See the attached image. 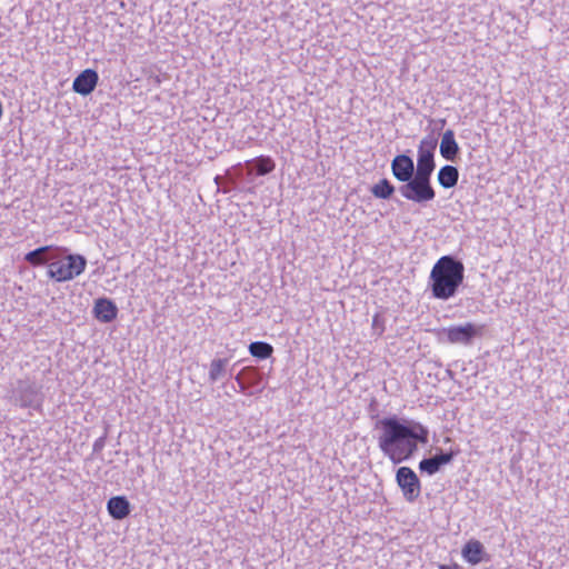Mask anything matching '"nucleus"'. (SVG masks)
Here are the masks:
<instances>
[{"label":"nucleus","mask_w":569,"mask_h":569,"mask_svg":"<svg viewBox=\"0 0 569 569\" xmlns=\"http://www.w3.org/2000/svg\"><path fill=\"white\" fill-rule=\"evenodd\" d=\"M377 428L380 429L379 449L395 465L410 459L418 450V443L428 442V429L413 420L387 417L377 422Z\"/></svg>","instance_id":"f257e3e1"},{"label":"nucleus","mask_w":569,"mask_h":569,"mask_svg":"<svg viewBox=\"0 0 569 569\" xmlns=\"http://www.w3.org/2000/svg\"><path fill=\"white\" fill-rule=\"evenodd\" d=\"M465 279V266L453 256L440 257L433 264L428 287L433 298L449 300L453 298Z\"/></svg>","instance_id":"f03ea898"},{"label":"nucleus","mask_w":569,"mask_h":569,"mask_svg":"<svg viewBox=\"0 0 569 569\" xmlns=\"http://www.w3.org/2000/svg\"><path fill=\"white\" fill-rule=\"evenodd\" d=\"M86 267L87 259L82 254L68 253L67 248L59 247L47 276L57 282H67L82 274Z\"/></svg>","instance_id":"7ed1b4c3"},{"label":"nucleus","mask_w":569,"mask_h":569,"mask_svg":"<svg viewBox=\"0 0 569 569\" xmlns=\"http://www.w3.org/2000/svg\"><path fill=\"white\" fill-rule=\"evenodd\" d=\"M399 194L407 201L426 206L436 199V190L431 177L416 173L415 177L397 188Z\"/></svg>","instance_id":"20e7f679"},{"label":"nucleus","mask_w":569,"mask_h":569,"mask_svg":"<svg viewBox=\"0 0 569 569\" xmlns=\"http://www.w3.org/2000/svg\"><path fill=\"white\" fill-rule=\"evenodd\" d=\"M10 392V400L21 408L39 409L42 403L41 387L30 378L17 380Z\"/></svg>","instance_id":"39448f33"},{"label":"nucleus","mask_w":569,"mask_h":569,"mask_svg":"<svg viewBox=\"0 0 569 569\" xmlns=\"http://www.w3.org/2000/svg\"><path fill=\"white\" fill-rule=\"evenodd\" d=\"M482 326L467 322L465 325L442 328L438 333V338L442 342L467 346L471 343L475 337L482 333Z\"/></svg>","instance_id":"423d86ee"},{"label":"nucleus","mask_w":569,"mask_h":569,"mask_svg":"<svg viewBox=\"0 0 569 569\" xmlns=\"http://www.w3.org/2000/svg\"><path fill=\"white\" fill-rule=\"evenodd\" d=\"M438 141L435 137L427 136L418 144L416 173L432 177L436 169L435 153Z\"/></svg>","instance_id":"0eeeda50"},{"label":"nucleus","mask_w":569,"mask_h":569,"mask_svg":"<svg viewBox=\"0 0 569 569\" xmlns=\"http://www.w3.org/2000/svg\"><path fill=\"white\" fill-rule=\"evenodd\" d=\"M396 481L407 501L412 502L420 496V480L411 468L400 467L396 473Z\"/></svg>","instance_id":"6e6552de"},{"label":"nucleus","mask_w":569,"mask_h":569,"mask_svg":"<svg viewBox=\"0 0 569 569\" xmlns=\"http://www.w3.org/2000/svg\"><path fill=\"white\" fill-rule=\"evenodd\" d=\"M457 455L458 450L439 451L429 458L422 459L419 462V470L428 476H433L442 466L450 463Z\"/></svg>","instance_id":"1a4fd4ad"},{"label":"nucleus","mask_w":569,"mask_h":569,"mask_svg":"<svg viewBox=\"0 0 569 569\" xmlns=\"http://www.w3.org/2000/svg\"><path fill=\"white\" fill-rule=\"evenodd\" d=\"M391 172L393 177L405 183L416 174L413 159L408 154H398L391 161Z\"/></svg>","instance_id":"9d476101"},{"label":"nucleus","mask_w":569,"mask_h":569,"mask_svg":"<svg viewBox=\"0 0 569 569\" xmlns=\"http://www.w3.org/2000/svg\"><path fill=\"white\" fill-rule=\"evenodd\" d=\"M99 76L93 69H86L73 80L72 89L81 96L90 94L97 87Z\"/></svg>","instance_id":"9b49d317"},{"label":"nucleus","mask_w":569,"mask_h":569,"mask_svg":"<svg viewBox=\"0 0 569 569\" xmlns=\"http://www.w3.org/2000/svg\"><path fill=\"white\" fill-rule=\"evenodd\" d=\"M59 247L43 246L29 251L24 256V260L33 267H40L49 263L54 259Z\"/></svg>","instance_id":"f8f14e48"},{"label":"nucleus","mask_w":569,"mask_h":569,"mask_svg":"<svg viewBox=\"0 0 569 569\" xmlns=\"http://www.w3.org/2000/svg\"><path fill=\"white\" fill-rule=\"evenodd\" d=\"M93 313L99 321L108 323L117 318L118 308L112 300L99 298L94 302Z\"/></svg>","instance_id":"ddd939ff"},{"label":"nucleus","mask_w":569,"mask_h":569,"mask_svg":"<svg viewBox=\"0 0 569 569\" xmlns=\"http://www.w3.org/2000/svg\"><path fill=\"white\" fill-rule=\"evenodd\" d=\"M486 550L483 545L476 539H471L465 543L461 550L462 558L470 565H478L486 558Z\"/></svg>","instance_id":"4468645a"},{"label":"nucleus","mask_w":569,"mask_h":569,"mask_svg":"<svg viewBox=\"0 0 569 569\" xmlns=\"http://www.w3.org/2000/svg\"><path fill=\"white\" fill-rule=\"evenodd\" d=\"M460 148L455 138V132L451 129L446 130L442 133L440 142V154L447 161H456L459 154Z\"/></svg>","instance_id":"2eb2a0df"},{"label":"nucleus","mask_w":569,"mask_h":569,"mask_svg":"<svg viewBox=\"0 0 569 569\" xmlns=\"http://www.w3.org/2000/svg\"><path fill=\"white\" fill-rule=\"evenodd\" d=\"M246 167L249 174L266 176L274 170L276 163L270 156H259L247 160Z\"/></svg>","instance_id":"dca6fc26"},{"label":"nucleus","mask_w":569,"mask_h":569,"mask_svg":"<svg viewBox=\"0 0 569 569\" xmlns=\"http://www.w3.org/2000/svg\"><path fill=\"white\" fill-rule=\"evenodd\" d=\"M107 510L114 520H122L130 515L131 507L124 496H116L108 500Z\"/></svg>","instance_id":"f3484780"},{"label":"nucleus","mask_w":569,"mask_h":569,"mask_svg":"<svg viewBox=\"0 0 569 569\" xmlns=\"http://www.w3.org/2000/svg\"><path fill=\"white\" fill-rule=\"evenodd\" d=\"M437 179L442 188L451 189L458 183L459 170L455 166L446 164L438 171Z\"/></svg>","instance_id":"a211bd4d"},{"label":"nucleus","mask_w":569,"mask_h":569,"mask_svg":"<svg viewBox=\"0 0 569 569\" xmlns=\"http://www.w3.org/2000/svg\"><path fill=\"white\" fill-rule=\"evenodd\" d=\"M228 358H216L210 362L208 379L211 383L224 378L228 375Z\"/></svg>","instance_id":"6ab92c4d"},{"label":"nucleus","mask_w":569,"mask_h":569,"mask_svg":"<svg viewBox=\"0 0 569 569\" xmlns=\"http://www.w3.org/2000/svg\"><path fill=\"white\" fill-rule=\"evenodd\" d=\"M370 191L376 198L387 200L395 193L396 188L388 179L383 178L373 184Z\"/></svg>","instance_id":"aec40b11"},{"label":"nucleus","mask_w":569,"mask_h":569,"mask_svg":"<svg viewBox=\"0 0 569 569\" xmlns=\"http://www.w3.org/2000/svg\"><path fill=\"white\" fill-rule=\"evenodd\" d=\"M249 352L260 360L268 359L273 352V347L264 341H254L249 345Z\"/></svg>","instance_id":"412c9836"},{"label":"nucleus","mask_w":569,"mask_h":569,"mask_svg":"<svg viewBox=\"0 0 569 569\" xmlns=\"http://www.w3.org/2000/svg\"><path fill=\"white\" fill-rule=\"evenodd\" d=\"M243 372L248 388L256 387L260 383L261 376L259 371L253 367H246L241 370Z\"/></svg>","instance_id":"4be33fe9"},{"label":"nucleus","mask_w":569,"mask_h":569,"mask_svg":"<svg viewBox=\"0 0 569 569\" xmlns=\"http://www.w3.org/2000/svg\"><path fill=\"white\" fill-rule=\"evenodd\" d=\"M234 380L236 382L238 383V387H239V390L241 392H243L248 386H247V382H246V379H244V376H243V372H239L236 377H234Z\"/></svg>","instance_id":"5701e85b"},{"label":"nucleus","mask_w":569,"mask_h":569,"mask_svg":"<svg viewBox=\"0 0 569 569\" xmlns=\"http://www.w3.org/2000/svg\"><path fill=\"white\" fill-rule=\"evenodd\" d=\"M439 569H463L460 565L453 562L450 565H440Z\"/></svg>","instance_id":"b1692460"},{"label":"nucleus","mask_w":569,"mask_h":569,"mask_svg":"<svg viewBox=\"0 0 569 569\" xmlns=\"http://www.w3.org/2000/svg\"><path fill=\"white\" fill-rule=\"evenodd\" d=\"M103 443H104V439L103 438H99L94 441L93 443V450L94 451H98L100 450L102 447H103Z\"/></svg>","instance_id":"393cba45"},{"label":"nucleus","mask_w":569,"mask_h":569,"mask_svg":"<svg viewBox=\"0 0 569 569\" xmlns=\"http://www.w3.org/2000/svg\"><path fill=\"white\" fill-rule=\"evenodd\" d=\"M379 325V317L375 316L373 318V327L376 328Z\"/></svg>","instance_id":"a878e982"}]
</instances>
